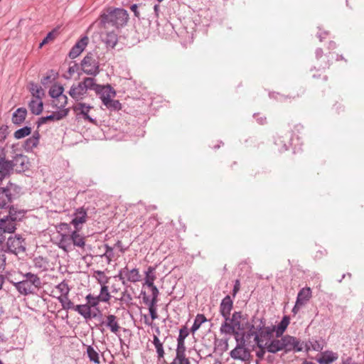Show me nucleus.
Masks as SVG:
<instances>
[{"label":"nucleus","mask_w":364,"mask_h":364,"mask_svg":"<svg viewBox=\"0 0 364 364\" xmlns=\"http://www.w3.org/2000/svg\"><path fill=\"white\" fill-rule=\"evenodd\" d=\"M129 15L126 10L109 7L105 9L100 16L101 28L108 29L109 26L119 28L124 26L128 21Z\"/></svg>","instance_id":"f03ea898"},{"label":"nucleus","mask_w":364,"mask_h":364,"mask_svg":"<svg viewBox=\"0 0 364 364\" xmlns=\"http://www.w3.org/2000/svg\"><path fill=\"white\" fill-rule=\"evenodd\" d=\"M7 134H8L7 127L1 126L0 127V142L3 141L6 139Z\"/></svg>","instance_id":"6e6d98bb"},{"label":"nucleus","mask_w":364,"mask_h":364,"mask_svg":"<svg viewBox=\"0 0 364 364\" xmlns=\"http://www.w3.org/2000/svg\"><path fill=\"white\" fill-rule=\"evenodd\" d=\"M14 164L11 161H6L0 165V180L10 174L13 170Z\"/></svg>","instance_id":"393cba45"},{"label":"nucleus","mask_w":364,"mask_h":364,"mask_svg":"<svg viewBox=\"0 0 364 364\" xmlns=\"http://www.w3.org/2000/svg\"><path fill=\"white\" fill-rule=\"evenodd\" d=\"M283 348L285 352L294 350L301 351L304 348V344L294 336L286 335L283 336Z\"/></svg>","instance_id":"1a4fd4ad"},{"label":"nucleus","mask_w":364,"mask_h":364,"mask_svg":"<svg viewBox=\"0 0 364 364\" xmlns=\"http://www.w3.org/2000/svg\"><path fill=\"white\" fill-rule=\"evenodd\" d=\"M105 249L106 251L103 256L107 259L108 263H109L113 257V248L107 245H105Z\"/></svg>","instance_id":"3c124183"},{"label":"nucleus","mask_w":364,"mask_h":364,"mask_svg":"<svg viewBox=\"0 0 364 364\" xmlns=\"http://www.w3.org/2000/svg\"><path fill=\"white\" fill-rule=\"evenodd\" d=\"M289 323V317L285 316L283 317L282 320L277 326H273L272 328L268 327L262 330L259 334V336L256 337V340L257 341V345L261 346V343L264 342L262 338L272 337L274 331H275L277 337H281L284 332L285 331V330L287 329Z\"/></svg>","instance_id":"423d86ee"},{"label":"nucleus","mask_w":364,"mask_h":364,"mask_svg":"<svg viewBox=\"0 0 364 364\" xmlns=\"http://www.w3.org/2000/svg\"><path fill=\"white\" fill-rule=\"evenodd\" d=\"M114 278L115 279V282H114L111 286L112 293L122 296L123 293L121 289V284L116 279L117 277H114Z\"/></svg>","instance_id":"79ce46f5"},{"label":"nucleus","mask_w":364,"mask_h":364,"mask_svg":"<svg viewBox=\"0 0 364 364\" xmlns=\"http://www.w3.org/2000/svg\"><path fill=\"white\" fill-rule=\"evenodd\" d=\"M4 225V221L2 220V218L0 219V243L4 240L5 237L2 234V228H1V225Z\"/></svg>","instance_id":"bf43d9fd"},{"label":"nucleus","mask_w":364,"mask_h":364,"mask_svg":"<svg viewBox=\"0 0 364 364\" xmlns=\"http://www.w3.org/2000/svg\"><path fill=\"white\" fill-rule=\"evenodd\" d=\"M74 310L77 311L85 318H90L91 315V307L88 304L76 305L74 307Z\"/></svg>","instance_id":"b1692460"},{"label":"nucleus","mask_w":364,"mask_h":364,"mask_svg":"<svg viewBox=\"0 0 364 364\" xmlns=\"http://www.w3.org/2000/svg\"><path fill=\"white\" fill-rule=\"evenodd\" d=\"M54 36L52 33H49L47 36L43 40V41L40 43L39 48H42L45 44H47L50 41H53Z\"/></svg>","instance_id":"5fc2aeb1"},{"label":"nucleus","mask_w":364,"mask_h":364,"mask_svg":"<svg viewBox=\"0 0 364 364\" xmlns=\"http://www.w3.org/2000/svg\"><path fill=\"white\" fill-rule=\"evenodd\" d=\"M189 359L186 358L185 353H176V358L171 364H181Z\"/></svg>","instance_id":"37998d69"},{"label":"nucleus","mask_w":364,"mask_h":364,"mask_svg":"<svg viewBox=\"0 0 364 364\" xmlns=\"http://www.w3.org/2000/svg\"><path fill=\"white\" fill-rule=\"evenodd\" d=\"M312 293L310 287L302 288L298 293L296 301L304 306L311 298Z\"/></svg>","instance_id":"a211bd4d"},{"label":"nucleus","mask_w":364,"mask_h":364,"mask_svg":"<svg viewBox=\"0 0 364 364\" xmlns=\"http://www.w3.org/2000/svg\"><path fill=\"white\" fill-rule=\"evenodd\" d=\"M302 306H304L296 301V304L292 309L294 314H298Z\"/></svg>","instance_id":"13d9d810"},{"label":"nucleus","mask_w":364,"mask_h":364,"mask_svg":"<svg viewBox=\"0 0 364 364\" xmlns=\"http://www.w3.org/2000/svg\"><path fill=\"white\" fill-rule=\"evenodd\" d=\"M4 282V276L3 275H0V289H1V288L3 287Z\"/></svg>","instance_id":"e2e57ef3"},{"label":"nucleus","mask_w":364,"mask_h":364,"mask_svg":"<svg viewBox=\"0 0 364 364\" xmlns=\"http://www.w3.org/2000/svg\"><path fill=\"white\" fill-rule=\"evenodd\" d=\"M338 356L331 351H325L321 353L317 358V361L321 364H330L337 359Z\"/></svg>","instance_id":"aec40b11"},{"label":"nucleus","mask_w":364,"mask_h":364,"mask_svg":"<svg viewBox=\"0 0 364 364\" xmlns=\"http://www.w3.org/2000/svg\"><path fill=\"white\" fill-rule=\"evenodd\" d=\"M87 353L91 361H93L95 363H100L99 355L97 352L92 346L87 347Z\"/></svg>","instance_id":"ea45409f"},{"label":"nucleus","mask_w":364,"mask_h":364,"mask_svg":"<svg viewBox=\"0 0 364 364\" xmlns=\"http://www.w3.org/2000/svg\"><path fill=\"white\" fill-rule=\"evenodd\" d=\"M253 326L250 323L248 316L242 311H235L225 321L220 327L222 333L233 335L237 341L243 338L245 333L250 331Z\"/></svg>","instance_id":"f257e3e1"},{"label":"nucleus","mask_w":364,"mask_h":364,"mask_svg":"<svg viewBox=\"0 0 364 364\" xmlns=\"http://www.w3.org/2000/svg\"><path fill=\"white\" fill-rule=\"evenodd\" d=\"M93 277L96 279L97 282L101 285H106L109 279V277H108L105 273L102 271H95L93 273Z\"/></svg>","instance_id":"c85d7f7f"},{"label":"nucleus","mask_w":364,"mask_h":364,"mask_svg":"<svg viewBox=\"0 0 364 364\" xmlns=\"http://www.w3.org/2000/svg\"><path fill=\"white\" fill-rule=\"evenodd\" d=\"M11 200V198L6 189L0 188V208H4Z\"/></svg>","instance_id":"4c0bfd02"},{"label":"nucleus","mask_w":364,"mask_h":364,"mask_svg":"<svg viewBox=\"0 0 364 364\" xmlns=\"http://www.w3.org/2000/svg\"><path fill=\"white\" fill-rule=\"evenodd\" d=\"M69 112L68 109H60L58 112H53L51 114L43 117L38 120V125L47 123L48 122L58 121L65 117Z\"/></svg>","instance_id":"dca6fc26"},{"label":"nucleus","mask_w":364,"mask_h":364,"mask_svg":"<svg viewBox=\"0 0 364 364\" xmlns=\"http://www.w3.org/2000/svg\"><path fill=\"white\" fill-rule=\"evenodd\" d=\"M67 102L68 97L65 95L58 96L53 99L52 101V103L55 107L61 109H63L62 108H63L67 105Z\"/></svg>","instance_id":"c756f323"},{"label":"nucleus","mask_w":364,"mask_h":364,"mask_svg":"<svg viewBox=\"0 0 364 364\" xmlns=\"http://www.w3.org/2000/svg\"><path fill=\"white\" fill-rule=\"evenodd\" d=\"M188 331L186 327L181 328L177 341H185V338L188 336Z\"/></svg>","instance_id":"603ef678"},{"label":"nucleus","mask_w":364,"mask_h":364,"mask_svg":"<svg viewBox=\"0 0 364 364\" xmlns=\"http://www.w3.org/2000/svg\"><path fill=\"white\" fill-rule=\"evenodd\" d=\"M233 308V301L230 296H226L221 301L220 305V313L225 321L230 317V312Z\"/></svg>","instance_id":"f3484780"},{"label":"nucleus","mask_w":364,"mask_h":364,"mask_svg":"<svg viewBox=\"0 0 364 364\" xmlns=\"http://www.w3.org/2000/svg\"><path fill=\"white\" fill-rule=\"evenodd\" d=\"M156 304V303L151 302H149V311L151 315V321H149L146 318L145 320V323L149 326L151 325L152 321L158 318Z\"/></svg>","instance_id":"7c9ffc66"},{"label":"nucleus","mask_w":364,"mask_h":364,"mask_svg":"<svg viewBox=\"0 0 364 364\" xmlns=\"http://www.w3.org/2000/svg\"><path fill=\"white\" fill-rule=\"evenodd\" d=\"M86 299L87 300V304L90 306V307H95L101 301L100 300L99 296H94L92 294H88L86 296Z\"/></svg>","instance_id":"c03bdc74"},{"label":"nucleus","mask_w":364,"mask_h":364,"mask_svg":"<svg viewBox=\"0 0 364 364\" xmlns=\"http://www.w3.org/2000/svg\"><path fill=\"white\" fill-rule=\"evenodd\" d=\"M63 86H61L60 85H53L49 90V94L53 99H54L55 97H56L58 96L63 95Z\"/></svg>","instance_id":"e433bc0d"},{"label":"nucleus","mask_w":364,"mask_h":364,"mask_svg":"<svg viewBox=\"0 0 364 364\" xmlns=\"http://www.w3.org/2000/svg\"><path fill=\"white\" fill-rule=\"evenodd\" d=\"M61 226H65V227L68 228L69 226V225L67 223H62Z\"/></svg>","instance_id":"774afa93"},{"label":"nucleus","mask_w":364,"mask_h":364,"mask_svg":"<svg viewBox=\"0 0 364 364\" xmlns=\"http://www.w3.org/2000/svg\"><path fill=\"white\" fill-rule=\"evenodd\" d=\"M29 108L32 113L39 114L43 110V102L41 99H32L29 103Z\"/></svg>","instance_id":"4be33fe9"},{"label":"nucleus","mask_w":364,"mask_h":364,"mask_svg":"<svg viewBox=\"0 0 364 364\" xmlns=\"http://www.w3.org/2000/svg\"><path fill=\"white\" fill-rule=\"evenodd\" d=\"M177 348L176 353H185L186 352V346L185 341H177Z\"/></svg>","instance_id":"4d7b16f0"},{"label":"nucleus","mask_w":364,"mask_h":364,"mask_svg":"<svg viewBox=\"0 0 364 364\" xmlns=\"http://www.w3.org/2000/svg\"><path fill=\"white\" fill-rule=\"evenodd\" d=\"M102 324L105 325L109 329L112 333L116 335L118 334L121 328L119 323V318L113 314H108L105 316V318L102 322Z\"/></svg>","instance_id":"4468645a"},{"label":"nucleus","mask_w":364,"mask_h":364,"mask_svg":"<svg viewBox=\"0 0 364 364\" xmlns=\"http://www.w3.org/2000/svg\"><path fill=\"white\" fill-rule=\"evenodd\" d=\"M98 296L102 302H109L111 299V295L109 291L108 286H101L100 293Z\"/></svg>","instance_id":"2f4dec72"},{"label":"nucleus","mask_w":364,"mask_h":364,"mask_svg":"<svg viewBox=\"0 0 364 364\" xmlns=\"http://www.w3.org/2000/svg\"><path fill=\"white\" fill-rule=\"evenodd\" d=\"M97 89H95V92L100 95V99L102 100L104 105L106 104V102H109L114 97L116 93L115 91L109 86H102L97 84Z\"/></svg>","instance_id":"ddd939ff"},{"label":"nucleus","mask_w":364,"mask_h":364,"mask_svg":"<svg viewBox=\"0 0 364 364\" xmlns=\"http://www.w3.org/2000/svg\"><path fill=\"white\" fill-rule=\"evenodd\" d=\"M153 344L155 346L158 359L161 360V358H164L165 353L164 350L163 343L161 342L158 336L156 335H154L153 338Z\"/></svg>","instance_id":"bb28decb"},{"label":"nucleus","mask_w":364,"mask_h":364,"mask_svg":"<svg viewBox=\"0 0 364 364\" xmlns=\"http://www.w3.org/2000/svg\"><path fill=\"white\" fill-rule=\"evenodd\" d=\"M81 53L82 51L74 46L69 53V56L73 59L79 56Z\"/></svg>","instance_id":"864d4df0"},{"label":"nucleus","mask_w":364,"mask_h":364,"mask_svg":"<svg viewBox=\"0 0 364 364\" xmlns=\"http://www.w3.org/2000/svg\"><path fill=\"white\" fill-rule=\"evenodd\" d=\"M31 128L28 127H25L23 128L19 129L14 132V137L17 139H20L24 138L25 136H28L31 134Z\"/></svg>","instance_id":"58836bf2"},{"label":"nucleus","mask_w":364,"mask_h":364,"mask_svg":"<svg viewBox=\"0 0 364 364\" xmlns=\"http://www.w3.org/2000/svg\"><path fill=\"white\" fill-rule=\"evenodd\" d=\"M97 84L92 77H86L82 82L73 85L69 92L70 95L76 100H82L88 90L97 89Z\"/></svg>","instance_id":"39448f33"},{"label":"nucleus","mask_w":364,"mask_h":364,"mask_svg":"<svg viewBox=\"0 0 364 364\" xmlns=\"http://www.w3.org/2000/svg\"><path fill=\"white\" fill-rule=\"evenodd\" d=\"M23 213L21 211H16L14 208H10L9 215L6 217L13 221L21 219L23 217Z\"/></svg>","instance_id":"a19ab883"},{"label":"nucleus","mask_w":364,"mask_h":364,"mask_svg":"<svg viewBox=\"0 0 364 364\" xmlns=\"http://www.w3.org/2000/svg\"><path fill=\"white\" fill-rule=\"evenodd\" d=\"M151 290V295L152 298L149 302L151 303H156L158 302V296L159 294V289L155 285H153L152 287H149Z\"/></svg>","instance_id":"de8ad7c7"},{"label":"nucleus","mask_w":364,"mask_h":364,"mask_svg":"<svg viewBox=\"0 0 364 364\" xmlns=\"http://www.w3.org/2000/svg\"><path fill=\"white\" fill-rule=\"evenodd\" d=\"M11 282L16 290L22 295L33 294L41 288V281L40 278L33 273L28 272L23 275V279L18 282Z\"/></svg>","instance_id":"7ed1b4c3"},{"label":"nucleus","mask_w":364,"mask_h":364,"mask_svg":"<svg viewBox=\"0 0 364 364\" xmlns=\"http://www.w3.org/2000/svg\"><path fill=\"white\" fill-rule=\"evenodd\" d=\"M2 220L4 221V225H1L2 234L5 232L11 233L15 231L16 225L14 221L10 220L9 218H2Z\"/></svg>","instance_id":"a878e982"},{"label":"nucleus","mask_w":364,"mask_h":364,"mask_svg":"<svg viewBox=\"0 0 364 364\" xmlns=\"http://www.w3.org/2000/svg\"><path fill=\"white\" fill-rule=\"evenodd\" d=\"M6 161L3 150H0V165Z\"/></svg>","instance_id":"680f3d73"},{"label":"nucleus","mask_w":364,"mask_h":364,"mask_svg":"<svg viewBox=\"0 0 364 364\" xmlns=\"http://www.w3.org/2000/svg\"><path fill=\"white\" fill-rule=\"evenodd\" d=\"M80 230H75L69 235H64L60 242L59 247L65 252H70L73 247L84 249L85 247V237L79 233Z\"/></svg>","instance_id":"20e7f679"},{"label":"nucleus","mask_w":364,"mask_h":364,"mask_svg":"<svg viewBox=\"0 0 364 364\" xmlns=\"http://www.w3.org/2000/svg\"><path fill=\"white\" fill-rule=\"evenodd\" d=\"M205 321H207V319L203 314H198L196 316L193 325L191 327V331L193 333L196 331L198 329H199L200 326Z\"/></svg>","instance_id":"473e14b6"},{"label":"nucleus","mask_w":364,"mask_h":364,"mask_svg":"<svg viewBox=\"0 0 364 364\" xmlns=\"http://www.w3.org/2000/svg\"><path fill=\"white\" fill-rule=\"evenodd\" d=\"M107 108H113L114 109H119L121 107V104L118 100H114L113 99L109 102H106L105 105Z\"/></svg>","instance_id":"8fccbe9b"},{"label":"nucleus","mask_w":364,"mask_h":364,"mask_svg":"<svg viewBox=\"0 0 364 364\" xmlns=\"http://www.w3.org/2000/svg\"><path fill=\"white\" fill-rule=\"evenodd\" d=\"M7 249L11 253L18 255L25 250L24 242L21 237H10L6 242Z\"/></svg>","instance_id":"9d476101"},{"label":"nucleus","mask_w":364,"mask_h":364,"mask_svg":"<svg viewBox=\"0 0 364 364\" xmlns=\"http://www.w3.org/2000/svg\"><path fill=\"white\" fill-rule=\"evenodd\" d=\"M73 216L74 218L70 222V224L74 226L75 230H80L82 225L87 221V211L83 208H77L74 213Z\"/></svg>","instance_id":"f8f14e48"},{"label":"nucleus","mask_w":364,"mask_h":364,"mask_svg":"<svg viewBox=\"0 0 364 364\" xmlns=\"http://www.w3.org/2000/svg\"><path fill=\"white\" fill-rule=\"evenodd\" d=\"M88 41H89L88 37L84 36V37L81 38L80 40L76 43L75 46L77 47L78 49H80L82 52L85 50V47L87 46Z\"/></svg>","instance_id":"49530a36"},{"label":"nucleus","mask_w":364,"mask_h":364,"mask_svg":"<svg viewBox=\"0 0 364 364\" xmlns=\"http://www.w3.org/2000/svg\"><path fill=\"white\" fill-rule=\"evenodd\" d=\"M240 288V282L238 280L236 281L234 289H233V296H235L237 292L239 291Z\"/></svg>","instance_id":"052dcab7"},{"label":"nucleus","mask_w":364,"mask_h":364,"mask_svg":"<svg viewBox=\"0 0 364 364\" xmlns=\"http://www.w3.org/2000/svg\"><path fill=\"white\" fill-rule=\"evenodd\" d=\"M305 347L306 350L312 349L315 351H321L323 348L322 343L318 341H309L305 344Z\"/></svg>","instance_id":"f704fd0d"},{"label":"nucleus","mask_w":364,"mask_h":364,"mask_svg":"<svg viewBox=\"0 0 364 364\" xmlns=\"http://www.w3.org/2000/svg\"><path fill=\"white\" fill-rule=\"evenodd\" d=\"M103 41L107 46L114 48L117 43V35L112 31H106L105 36H103Z\"/></svg>","instance_id":"5701e85b"},{"label":"nucleus","mask_w":364,"mask_h":364,"mask_svg":"<svg viewBox=\"0 0 364 364\" xmlns=\"http://www.w3.org/2000/svg\"><path fill=\"white\" fill-rule=\"evenodd\" d=\"M6 251L4 250H0V272L4 270L6 267Z\"/></svg>","instance_id":"09e8293b"},{"label":"nucleus","mask_w":364,"mask_h":364,"mask_svg":"<svg viewBox=\"0 0 364 364\" xmlns=\"http://www.w3.org/2000/svg\"><path fill=\"white\" fill-rule=\"evenodd\" d=\"M27 114V111L25 108H18L14 113L12 117V122L14 124H21L26 119Z\"/></svg>","instance_id":"412c9836"},{"label":"nucleus","mask_w":364,"mask_h":364,"mask_svg":"<svg viewBox=\"0 0 364 364\" xmlns=\"http://www.w3.org/2000/svg\"><path fill=\"white\" fill-rule=\"evenodd\" d=\"M271 337L262 338L264 340L263 343H261V346H258L259 347L264 348L269 353H276L279 351L284 350L283 348V336L279 338V337H277L272 340H270Z\"/></svg>","instance_id":"6e6552de"},{"label":"nucleus","mask_w":364,"mask_h":364,"mask_svg":"<svg viewBox=\"0 0 364 364\" xmlns=\"http://www.w3.org/2000/svg\"><path fill=\"white\" fill-rule=\"evenodd\" d=\"M155 269L152 267H149L146 272V277L144 284L147 287H152L154 285V282L156 279V275L154 274Z\"/></svg>","instance_id":"cd10ccee"},{"label":"nucleus","mask_w":364,"mask_h":364,"mask_svg":"<svg viewBox=\"0 0 364 364\" xmlns=\"http://www.w3.org/2000/svg\"><path fill=\"white\" fill-rule=\"evenodd\" d=\"M230 356L234 360H240L247 361L250 359V351L242 345H237L233 350L230 351Z\"/></svg>","instance_id":"2eb2a0df"},{"label":"nucleus","mask_w":364,"mask_h":364,"mask_svg":"<svg viewBox=\"0 0 364 364\" xmlns=\"http://www.w3.org/2000/svg\"><path fill=\"white\" fill-rule=\"evenodd\" d=\"M99 62L91 53H87L81 62L82 70L87 75H97L99 73Z\"/></svg>","instance_id":"0eeeda50"},{"label":"nucleus","mask_w":364,"mask_h":364,"mask_svg":"<svg viewBox=\"0 0 364 364\" xmlns=\"http://www.w3.org/2000/svg\"><path fill=\"white\" fill-rule=\"evenodd\" d=\"M56 291L59 294L58 296H67L69 294L70 289L66 282H62L56 286Z\"/></svg>","instance_id":"72a5a7b5"},{"label":"nucleus","mask_w":364,"mask_h":364,"mask_svg":"<svg viewBox=\"0 0 364 364\" xmlns=\"http://www.w3.org/2000/svg\"><path fill=\"white\" fill-rule=\"evenodd\" d=\"M92 108V107L90 106V105H87L85 103H77L75 106V108L74 109L76 111V112H79L80 114H82L83 115V118L86 120H88L89 122H92V123H95V120L90 117V115L88 114V112H90V110Z\"/></svg>","instance_id":"6ab92c4d"},{"label":"nucleus","mask_w":364,"mask_h":364,"mask_svg":"<svg viewBox=\"0 0 364 364\" xmlns=\"http://www.w3.org/2000/svg\"><path fill=\"white\" fill-rule=\"evenodd\" d=\"M115 246L117 247H122V242L121 241H117V242L115 244Z\"/></svg>","instance_id":"69168bd1"},{"label":"nucleus","mask_w":364,"mask_h":364,"mask_svg":"<svg viewBox=\"0 0 364 364\" xmlns=\"http://www.w3.org/2000/svg\"><path fill=\"white\" fill-rule=\"evenodd\" d=\"M120 280H124V277L128 282L136 283L141 280V274L138 269H129L127 267L122 269L118 276Z\"/></svg>","instance_id":"9b49d317"},{"label":"nucleus","mask_w":364,"mask_h":364,"mask_svg":"<svg viewBox=\"0 0 364 364\" xmlns=\"http://www.w3.org/2000/svg\"><path fill=\"white\" fill-rule=\"evenodd\" d=\"M159 5H155L154 6V11L155 12H158L159 11Z\"/></svg>","instance_id":"338daca9"},{"label":"nucleus","mask_w":364,"mask_h":364,"mask_svg":"<svg viewBox=\"0 0 364 364\" xmlns=\"http://www.w3.org/2000/svg\"><path fill=\"white\" fill-rule=\"evenodd\" d=\"M31 92L33 95V99L39 98L41 100L42 97L44 95L43 90L37 85H32Z\"/></svg>","instance_id":"c9c22d12"},{"label":"nucleus","mask_w":364,"mask_h":364,"mask_svg":"<svg viewBox=\"0 0 364 364\" xmlns=\"http://www.w3.org/2000/svg\"><path fill=\"white\" fill-rule=\"evenodd\" d=\"M136 8V5L134 4L132 6L131 9L135 13V15L137 16Z\"/></svg>","instance_id":"0e129e2a"},{"label":"nucleus","mask_w":364,"mask_h":364,"mask_svg":"<svg viewBox=\"0 0 364 364\" xmlns=\"http://www.w3.org/2000/svg\"><path fill=\"white\" fill-rule=\"evenodd\" d=\"M60 302L62 304L63 308L64 309H69L73 306V302L68 299L67 296H57Z\"/></svg>","instance_id":"a18cd8bd"}]
</instances>
